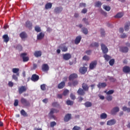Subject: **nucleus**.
<instances>
[{
    "label": "nucleus",
    "instance_id": "1",
    "mask_svg": "<svg viewBox=\"0 0 130 130\" xmlns=\"http://www.w3.org/2000/svg\"><path fill=\"white\" fill-rule=\"evenodd\" d=\"M58 112H59V110H57L56 109H54V108H52L50 110V111L48 114V116L49 117H50V118H55V116L53 115V113H58Z\"/></svg>",
    "mask_w": 130,
    "mask_h": 130
},
{
    "label": "nucleus",
    "instance_id": "2",
    "mask_svg": "<svg viewBox=\"0 0 130 130\" xmlns=\"http://www.w3.org/2000/svg\"><path fill=\"white\" fill-rule=\"evenodd\" d=\"M20 102L22 104H23V105L26 106V107H30V106H31L30 102H29V101L24 98H21Z\"/></svg>",
    "mask_w": 130,
    "mask_h": 130
},
{
    "label": "nucleus",
    "instance_id": "3",
    "mask_svg": "<svg viewBox=\"0 0 130 130\" xmlns=\"http://www.w3.org/2000/svg\"><path fill=\"white\" fill-rule=\"evenodd\" d=\"M28 89V87L26 86H21L20 87H18V93L20 95L21 94H22V93H24L27 91V89Z\"/></svg>",
    "mask_w": 130,
    "mask_h": 130
},
{
    "label": "nucleus",
    "instance_id": "4",
    "mask_svg": "<svg viewBox=\"0 0 130 130\" xmlns=\"http://www.w3.org/2000/svg\"><path fill=\"white\" fill-rule=\"evenodd\" d=\"M20 57H22L23 62H27L29 61V57L27 56L26 53H22L20 54Z\"/></svg>",
    "mask_w": 130,
    "mask_h": 130
},
{
    "label": "nucleus",
    "instance_id": "5",
    "mask_svg": "<svg viewBox=\"0 0 130 130\" xmlns=\"http://www.w3.org/2000/svg\"><path fill=\"white\" fill-rule=\"evenodd\" d=\"M78 85H79V81L77 80H74L72 81V82H68V86L70 87H72V86H73V87H76V86H78Z\"/></svg>",
    "mask_w": 130,
    "mask_h": 130
},
{
    "label": "nucleus",
    "instance_id": "6",
    "mask_svg": "<svg viewBox=\"0 0 130 130\" xmlns=\"http://www.w3.org/2000/svg\"><path fill=\"white\" fill-rule=\"evenodd\" d=\"M58 48L61 49L62 52H67L68 51V47H67L64 44L60 45L58 47Z\"/></svg>",
    "mask_w": 130,
    "mask_h": 130
},
{
    "label": "nucleus",
    "instance_id": "7",
    "mask_svg": "<svg viewBox=\"0 0 130 130\" xmlns=\"http://www.w3.org/2000/svg\"><path fill=\"white\" fill-rule=\"evenodd\" d=\"M97 66V60L91 61L89 64V70H94Z\"/></svg>",
    "mask_w": 130,
    "mask_h": 130
},
{
    "label": "nucleus",
    "instance_id": "8",
    "mask_svg": "<svg viewBox=\"0 0 130 130\" xmlns=\"http://www.w3.org/2000/svg\"><path fill=\"white\" fill-rule=\"evenodd\" d=\"M71 119H72V114H67L64 117V121H65V122H68V121H70Z\"/></svg>",
    "mask_w": 130,
    "mask_h": 130
},
{
    "label": "nucleus",
    "instance_id": "9",
    "mask_svg": "<svg viewBox=\"0 0 130 130\" xmlns=\"http://www.w3.org/2000/svg\"><path fill=\"white\" fill-rule=\"evenodd\" d=\"M77 94L80 96H84L86 94V91L83 89L79 88L77 90Z\"/></svg>",
    "mask_w": 130,
    "mask_h": 130
},
{
    "label": "nucleus",
    "instance_id": "10",
    "mask_svg": "<svg viewBox=\"0 0 130 130\" xmlns=\"http://www.w3.org/2000/svg\"><path fill=\"white\" fill-rule=\"evenodd\" d=\"M102 50L103 52V53H107L108 52V48H107V47L104 44H101V45Z\"/></svg>",
    "mask_w": 130,
    "mask_h": 130
},
{
    "label": "nucleus",
    "instance_id": "11",
    "mask_svg": "<svg viewBox=\"0 0 130 130\" xmlns=\"http://www.w3.org/2000/svg\"><path fill=\"white\" fill-rule=\"evenodd\" d=\"M79 71L81 75H85V73H87V68L85 67H80Z\"/></svg>",
    "mask_w": 130,
    "mask_h": 130
},
{
    "label": "nucleus",
    "instance_id": "12",
    "mask_svg": "<svg viewBox=\"0 0 130 130\" xmlns=\"http://www.w3.org/2000/svg\"><path fill=\"white\" fill-rule=\"evenodd\" d=\"M78 78V74L76 73L71 74L69 77V81H73V80H75V79H77Z\"/></svg>",
    "mask_w": 130,
    "mask_h": 130
},
{
    "label": "nucleus",
    "instance_id": "13",
    "mask_svg": "<svg viewBox=\"0 0 130 130\" xmlns=\"http://www.w3.org/2000/svg\"><path fill=\"white\" fill-rule=\"evenodd\" d=\"M42 71L43 72H48L49 71V66L47 64H43L42 66Z\"/></svg>",
    "mask_w": 130,
    "mask_h": 130
},
{
    "label": "nucleus",
    "instance_id": "14",
    "mask_svg": "<svg viewBox=\"0 0 130 130\" xmlns=\"http://www.w3.org/2000/svg\"><path fill=\"white\" fill-rule=\"evenodd\" d=\"M82 88L85 92L89 91V86L86 83H83L82 84Z\"/></svg>",
    "mask_w": 130,
    "mask_h": 130
},
{
    "label": "nucleus",
    "instance_id": "15",
    "mask_svg": "<svg viewBox=\"0 0 130 130\" xmlns=\"http://www.w3.org/2000/svg\"><path fill=\"white\" fill-rule=\"evenodd\" d=\"M72 58V55L70 53H66L63 54V59L64 60H69L70 58Z\"/></svg>",
    "mask_w": 130,
    "mask_h": 130
},
{
    "label": "nucleus",
    "instance_id": "16",
    "mask_svg": "<svg viewBox=\"0 0 130 130\" xmlns=\"http://www.w3.org/2000/svg\"><path fill=\"white\" fill-rule=\"evenodd\" d=\"M31 80L32 82H37L39 80V76L37 74H33L31 77Z\"/></svg>",
    "mask_w": 130,
    "mask_h": 130
},
{
    "label": "nucleus",
    "instance_id": "17",
    "mask_svg": "<svg viewBox=\"0 0 130 130\" xmlns=\"http://www.w3.org/2000/svg\"><path fill=\"white\" fill-rule=\"evenodd\" d=\"M116 123V120L115 119H112L108 120L107 122V125H114Z\"/></svg>",
    "mask_w": 130,
    "mask_h": 130
},
{
    "label": "nucleus",
    "instance_id": "18",
    "mask_svg": "<svg viewBox=\"0 0 130 130\" xmlns=\"http://www.w3.org/2000/svg\"><path fill=\"white\" fill-rule=\"evenodd\" d=\"M62 7H56L54 10V13H55V14H59V13L62 12Z\"/></svg>",
    "mask_w": 130,
    "mask_h": 130
},
{
    "label": "nucleus",
    "instance_id": "19",
    "mask_svg": "<svg viewBox=\"0 0 130 130\" xmlns=\"http://www.w3.org/2000/svg\"><path fill=\"white\" fill-rule=\"evenodd\" d=\"M82 40V37L81 36H77L75 40V44L78 45Z\"/></svg>",
    "mask_w": 130,
    "mask_h": 130
},
{
    "label": "nucleus",
    "instance_id": "20",
    "mask_svg": "<svg viewBox=\"0 0 130 130\" xmlns=\"http://www.w3.org/2000/svg\"><path fill=\"white\" fill-rule=\"evenodd\" d=\"M2 38L4 39V42H6V43H8L10 41V38L8 35H3Z\"/></svg>",
    "mask_w": 130,
    "mask_h": 130
},
{
    "label": "nucleus",
    "instance_id": "21",
    "mask_svg": "<svg viewBox=\"0 0 130 130\" xmlns=\"http://www.w3.org/2000/svg\"><path fill=\"white\" fill-rule=\"evenodd\" d=\"M123 72L125 74H128V73H130V67L128 66H124L123 68Z\"/></svg>",
    "mask_w": 130,
    "mask_h": 130
},
{
    "label": "nucleus",
    "instance_id": "22",
    "mask_svg": "<svg viewBox=\"0 0 130 130\" xmlns=\"http://www.w3.org/2000/svg\"><path fill=\"white\" fill-rule=\"evenodd\" d=\"M120 50L121 52L126 53L128 52V48L127 47H122L120 48Z\"/></svg>",
    "mask_w": 130,
    "mask_h": 130
},
{
    "label": "nucleus",
    "instance_id": "23",
    "mask_svg": "<svg viewBox=\"0 0 130 130\" xmlns=\"http://www.w3.org/2000/svg\"><path fill=\"white\" fill-rule=\"evenodd\" d=\"M106 86H107V84L105 82H103V83L100 82L98 84V87H99V89H101V88H105Z\"/></svg>",
    "mask_w": 130,
    "mask_h": 130
},
{
    "label": "nucleus",
    "instance_id": "24",
    "mask_svg": "<svg viewBox=\"0 0 130 130\" xmlns=\"http://www.w3.org/2000/svg\"><path fill=\"white\" fill-rule=\"evenodd\" d=\"M34 55H35L36 57H39L42 55V52L41 51H35Z\"/></svg>",
    "mask_w": 130,
    "mask_h": 130
},
{
    "label": "nucleus",
    "instance_id": "25",
    "mask_svg": "<svg viewBox=\"0 0 130 130\" xmlns=\"http://www.w3.org/2000/svg\"><path fill=\"white\" fill-rule=\"evenodd\" d=\"M19 71H20V69H19V68H13L12 69L13 73L16 74V76H17V77H19V76H20V73H19Z\"/></svg>",
    "mask_w": 130,
    "mask_h": 130
},
{
    "label": "nucleus",
    "instance_id": "26",
    "mask_svg": "<svg viewBox=\"0 0 130 130\" xmlns=\"http://www.w3.org/2000/svg\"><path fill=\"white\" fill-rule=\"evenodd\" d=\"M44 33L43 32H40L37 35V40H41L42 39H43L44 38Z\"/></svg>",
    "mask_w": 130,
    "mask_h": 130
},
{
    "label": "nucleus",
    "instance_id": "27",
    "mask_svg": "<svg viewBox=\"0 0 130 130\" xmlns=\"http://www.w3.org/2000/svg\"><path fill=\"white\" fill-rule=\"evenodd\" d=\"M65 86L66 82L62 81L58 85V89H63Z\"/></svg>",
    "mask_w": 130,
    "mask_h": 130
},
{
    "label": "nucleus",
    "instance_id": "28",
    "mask_svg": "<svg viewBox=\"0 0 130 130\" xmlns=\"http://www.w3.org/2000/svg\"><path fill=\"white\" fill-rule=\"evenodd\" d=\"M19 36L21 38V39H25V38H27V37H28L27 34H26V32L24 31L20 33Z\"/></svg>",
    "mask_w": 130,
    "mask_h": 130
},
{
    "label": "nucleus",
    "instance_id": "29",
    "mask_svg": "<svg viewBox=\"0 0 130 130\" xmlns=\"http://www.w3.org/2000/svg\"><path fill=\"white\" fill-rule=\"evenodd\" d=\"M84 105L85 106V107H86L87 108L89 107H92V103L90 102L89 101H87L84 104Z\"/></svg>",
    "mask_w": 130,
    "mask_h": 130
},
{
    "label": "nucleus",
    "instance_id": "30",
    "mask_svg": "<svg viewBox=\"0 0 130 130\" xmlns=\"http://www.w3.org/2000/svg\"><path fill=\"white\" fill-rule=\"evenodd\" d=\"M52 8V4L50 3H48L45 5L46 10H48L49 9H51Z\"/></svg>",
    "mask_w": 130,
    "mask_h": 130
},
{
    "label": "nucleus",
    "instance_id": "31",
    "mask_svg": "<svg viewBox=\"0 0 130 130\" xmlns=\"http://www.w3.org/2000/svg\"><path fill=\"white\" fill-rule=\"evenodd\" d=\"M129 26H130V22L128 21L126 22L125 26H124V30L125 31H128L129 29Z\"/></svg>",
    "mask_w": 130,
    "mask_h": 130
},
{
    "label": "nucleus",
    "instance_id": "32",
    "mask_svg": "<svg viewBox=\"0 0 130 130\" xmlns=\"http://www.w3.org/2000/svg\"><path fill=\"white\" fill-rule=\"evenodd\" d=\"M118 111H119V108L116 107L113 108L111 111V113L113 114V113H116V112H118Z\"/></svg>",
    "mask_w": 130,
    "mask_h": 130
},
{
    "label": "nucleus",
    "instance_id": "33",
    "mask_svg": "<svg viewBox=\"0 0 130 130\" xmlns=\"http://www.w3.org/2000/svg\"><path fill=\"white\" fill-rule=\"evenodd\" d=\"M101 6H102V3L100 1H98L95 3L94 7L96 8H101Z\"/></svg>",
    "mask_w": 130,
    "mask_h": 130
},
{
    "label": "nucleus",
    "instance_id": "34",
    "mask_svg": "<svg viewBox=\"0 0 130 130\" xmlns=\"http://www.w3.org/2000/svg\"><path fill=\"white\" fill-rule=\"evenodd\" d=\"M100 118L101 119H106V118H107V114L105 113L101 114L100 116Z\"/></svg>",
    "mask_w": 130,
    "mask_h": 130
},
{
    "label": "nucleus",
    "instance_id": "35",
    "mask_svg": "<svg viewBox=\"0 0 130 130\" xmlns=\"http://www.w3.org/2000/svg\"><path fill=\"white\" fill-rule=\"evenodd\" d=\"M99 46V44L96 42L92 43L90 45V47H98Z\"/></svg>",
    "mask_w": 130,
    "mask_h": 130
},
{
    "label": "nucleus",
    "instance_id": "36",
    "mask_svg": "<svg viewBox=\"0 0 130 130\" xmlns=\"http://www.w3.org/2000/svg\"><path fill=\"white\" fill-rule=\"evenodd\" d=\"M25 26L26 27H27L28 28H31L32 27V23H31L29 21H27L25 23Z\"/></svg>",
    "mask_w": 130,
    "mask_h": 130
},
{
    "label": "nucleus",
    "instance_id": "37",
    "mask_svg": "<svg viewBox=\"0 0 130 130\" xmlns=\"http://www.w3.org/2000/svg\"><path fill=\"white\" fill-rule=\"evenodd\" d=\"M20 114L23 116H24L25 117L28 116V114H27L26 112L24 110V109H22L20 111Z\"/></svg>",
    "mask_w": 130,
    "mask_h": 130
},
{
    "label": "nucleus",
    "instance_id": "38",
    "mask_svg": "<svg viewBox=\"0 0 130 130\" xmlns=\"http://www.w3.org/2000/svg\"><path fill=\"white\" fill-rule=\"evenodd\" d=\"M104 57L105 60H106L107 61H109V60H110V59H111V57L106 54L104 55Z\"/></svg>",
    "mask_w": 130,
    "mask_h": 130
},
{
    "label": "nucleus",
    "instance_id": "39",
    "mask_svg": "<svg viewBox=\"0 0 130 130\" xmlns=\"http://www.w3.org/2000/svg\"><path fill=\"white\" fill-rule=\"evenodd\" d=\"M69 93H70V90L68 89H65L63 92L62 95L63 96H67V95H69Z\"/></svg>",
    "mask_w": 130,
    "mask_h": 130
},
{
    "label": "nucleus",
    "instance_id": "40",
    "mask_svg": "<svg viewBox=\"0 0 130 130\" xmlns=\"http://www.w3.org/2000/svg\"><path fill=\"white\" fill-rule=\"evenodd\" d=\"M82 30L83 34H85V35L88 34V29H87V28L83 27Z\"/></svg>",
    "mask_w": 130,
    "mask_h": 130
},
{
    "label": "nucleus",
    "instance_id": "41",
    "mask_svg": "<svg viewBox=\"0 0 130 130\" xmlns=\"http://www.w3.org/2000/svg\"><path fill=\"white\" fill-rule=\"evenodd\" d=\"M123 16V13H117L115 16V18H122Z\"/></svg>",
    "mask_w": 130,
    "mask_h": 130
},
{
    "label": "nucleus",
    "instance_id": "42",
    "mask_svg": "<svg viewBox=\"0 0 130 130\" xmlns=\"http://www.w3.org/2000/svg\"><path fill=\"white\" fill-rule=\"evenodd\" d=\"M122 110L123 111H127V112H130V108L125 106L122 107Z\"/></svg>",
    "mask_w": 130,
    "mask_h": 130
},
{
    "label": "nucleus",
    "instance_id": "43",
    "mask_svg": "<svg viewBox=\"0 0 130 130\" xmlns=\"http://www.w3.org/2000/svg\"><path fill=\"white\" fill-rule=\"evenodd\" d=\"M35 30L36 31V32H41V28H40V27L39 26H36L35 27Z\"/></svg>",
    "mask_w": 130,
    "mask_h": 130
},
{
    "label": "nucleus",
    "instance_id": "44",
    "mask_svg": "<svg viewBox=\"0 0 130 130\" xmlns=\"http://www.w3.org/2000/svg\"><path fill=\"white\" fill-rule=\"evenodd\" d=\"M41 89L42 91H45L46 90V85L45 84L41 85Z\"/></svg>",
    "mask_w": 130,
    "mask_h": 130
},
{
    "label": "nucleus",
    "instance_id": "45",
    "mask_svg": "<svg viewBox=\"0 0 130 130\" xmlns=\"http://www.w3.org/2000/svg\"><path fill=\"white\" fill-rule=\"evenodd\" d=\"M82 59L83 60H86V61H88L90 60V57H89V56H88L87 55H85L83 57Z\"/></svg>",
    "mask_w": 130,
    "mask_h": 130
},
{
    "label": "nucleus",
    "instance_id": "46",
    "mask_svg": "<svg viewBox=\"0 0 130 130\" xmlns=\"http://www.w3.org/2000/svg\"><path fill=\"white\" fill-rule=\"evenodd\" d=\"M104 9L106 11H107L108 12H109V11H110V10L111 9V8H110V7L107 6H106V5H104Z\"/></svg>",
    "mask_w": 130,
    "mask_h": 130
},
{
    "label": "nucleus",
    "instance_id": "47",
    "mask_svg": "<svg viewBox=\"0 0 130 130\" xmlns=\"http://www.w3.org/2000/svg\"><path fill=\"white\" fill-rule=\"evenodd\" d=\"M101 34L102 37H104V36H105V31L103 28L101 29Z\"/></svg>",
    "mask_w": 130,
    "mask_h": 130
},
{
    "label": "nucleus",
    "instance_id": "48",
    "mask_svg": "<svg viewBox=\"0 0 130 130\" xmlns=\"http://www.w3.org/2000/svg\"><path fill=\"white\" fill-rule=\"evenodd\" d=\"M67 105H73L74 104V102L71 100H68L66 102Z\"/></svg>",
    "mask_w": 130,
    "mask_h": 130
},
{
    "label": "nucleus",
    "instance_id": "49",
    "mask_svg": "<svg viewBox=\"0 0 130 130\" xmlns=\"http://www.w3.org/2000/svg\"><path fill=\"white\" fill-rule=\"evenodd\" d=\"M106 99L108 101H111V100H112L113 99V97L112 95H108L106 98Z\"/></svg>",
    "mask_w": 130,
    "mask_h": 130
},
{
    "label": "nucleus",
    "instance_id": "50",
    "mask_svg": "<svg viewBox=\"0 0 130 130\" xmlns=\"http://www.w3.org/2000/svg\"><path fill=\"white\" fill-rule=\"evenodd\" d=\"M83 22L86 24V25H89V21H88V19L84 18L82 19Z\"/></svg>",
    "mask_w": 130,
    "mask_h": 130
},
{
    "label": "nucleus",
    "instance_id": "51",
    "mask_svg": "<svg viewBox=\"0 0 130 130\" xmlns=\"http://www.w3.org/2000/svg\"><path fill=\"white\" fill-rule=\"evenodd\" d=\"M52 106L53 107H57V106H59V105L57 103V102H55L52 104Z\"/></svg>",
    "mask_w": 130,
    "mask_h": 130
},
{
    "label": "nucleus",
    "instance_id": "52",
    "mask_svg": "<svg viewBox=\"0 0 130 130\" xmlns=\"http://www.w3.org/2000/svg\"><path fill=\"white\" fill-rule=\"evenodd\" d=\"M73 130H81V127L77 125H75L72 129Z\"/></svg>",
    "mask_w": 130,
    "mask_h": 130
},
{
    "label": "nucleus",
    "instance_id": "53",
    "mask_svg": "<svg viewBox=\"0 0 130 130\" xmlns=\"http://www.w3.org/2000/svg\"><path fill=\"white\" fill-rule=\"evenodd\" d=\"M109 81H110V82H112L113 83H114V82H115V81H116V79H115V78L111 77L109 78Z\"/></svg>",
    "mask_w": 130,
    "mask_h": 130
},
{
    "label": "nucleus",
    "instance_id": "54",
    "mask_svg": "<svg viewBox=\"0 0 130 130\" xmlns=\"http://www.w3.org/2000/svg\"><path fill=\"white\" fill-rule=\"evenodd\" d=\"M115 60L114 59H112L109 61V64L110 66H113L114 64Z\"/></svg>",
    "mask_w": 130,
    "mask_h": 130
},
{
    "label": "nucleus",
    "instance_id": "55",
    "mask_svg": "<svg viewBox=\"0 0 130 130\" xmlns=\"http://www.w3.org/2000/svg\"><path fill=\"white\" fill-rule=\"evenodd\" d=\"M56 125V122L55 121H52L50 123V126L51 127H53V126H55Z\"/></svg>",
    "mask_w": 130,
    "mask_h": 130
},
{
    "label": "nucleus",
    "instance_id": "56",
    "mask_svg": "<svg viewBox=\"0 0 130 130\" xmlns=\"http://www.w3.org/2000/svg\"><path fill=\"white\" fill-rule=\"evenodd\" d=\"M114 93V90H110L107 92V95H111V94H113Z\"/></svg>",
    "mask_w": 130,
    "mask_h": 130
},
{
    "label": "nucleus",
    "instance_id": "57",
    "mask_svg": "<svg viewBox=\"0 0 130 130\" xmlns=\"http://www.w3.org/2000/svg\"><path fill=\"white\" fill-rule=\"evenodd\" d=\"M70 98L72 100H75V99H76V95H75L73 93H71Z\"/></svg>",
    "mask_w": 130,
    "mask_h": 130
},
{
    "label": "nucleus",
    "instance_id": "58",
    "mask_svg": "<svg viewBox=\"0 0 130 130\" xmlns=\"http://www.w3.org/2000/svg\"><path fill=\"white\" fill-rule=\"evenodd\" d=\"M87 12H88V10L86 8L82 9V10L81 11L82 14H86Z\"/></svg>",
    "mask_w": 130,
    "mask_h": 130
},
{
    "label": "nucleus",
    "instance_id": "59",
    "mask_svg": "<svg viewBox=\"0 0 130 130\" xmlns=\"http://www.w3.org/2000/svg\"><path fill=\"white\" fill-rule=\"evenodd\" d=\"M14 106H18L19 105V101L18 100H15L14 104Z\"/></svg>",
    "mask_w": 130,
    "mask_h": 130
},
{
    "label": "nucleus",
    "instance_id": "60",
    "mask_svg": "<svg viewBox=\"0 0 130 130\" xmlns=\"http://www.w3.org/2000/svg\"><path fill=\"white\" fill-rule=\"evenodd\" d=\"M16 75H13L12 76V79H13V80H15V81H18V77Z\"/></svg>",
    "mask_w": 130,
    "mask_h": 130
},
{
    "label": "nucleus",
    "instance_id": "61",
    "mask_svg": "<svg viewBox=\"0 0 130 130\" xmlns=\"http://www.w3.org/2000/svg\"><path fill=\"white\" fill-rule=\"evenodd\" d=\"M79 7L80 8H83V7L85 8V7H86V4H85V3H80L79 4Z\"/></svg>",
    "mask_w": 130,
    "mask_h": 130
},
{
    "label": "nucleus",
    "instance_id": "62",
    "mask_svg": "<svg viewBox=\"0 0 130 130\" xmlns=\"http://www.w3.org/2000/svg\"><path fill=\"white\" fill-rule=\"evenodd\" d=\"M91 52H92V51L91 50H87L85 51V53L88 55H90Z\"/></svg>",
    "mask_w": 130,
    "mask_h": 130
},
{
    "label": "nucleus",
    "instance_id": "63",
    "mask_svg": "<svg viewBox=\"0 0 130 130\" xmlns=\"http://www.w3.org/2000/svg\"><path fill=\"white\" fill-rule=\"evenodd\" d=\"M126 37H127V35H126L125 34L121 35V38L124 39L126 38Z\"/></svg>",
    "mask_w": 130,
    "mask_h": 130
},
{
    "label": "nucleus",
    "instance_id": "64",
    "mask_svg": "<svg viewBox=\"0 0 130 130\" xmlns=\"http://www.w3.org/2000/svg\"><path fill=\"white\" fill-rule=\"evenodd\" d=\"M8 85H9V87H13L14 86V83L13 82H12V81H10L8 83Z\"/></svg>",
    "mask_w": 130,
    "mask_h": 130
}]
</instances>
